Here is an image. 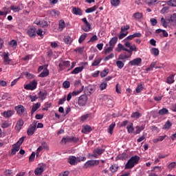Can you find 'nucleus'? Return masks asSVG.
Instances as JSON below:
<instances>
[{"instance_id":"nucleus-48","label":"nucleus","mask_w":176,"mask_h":176,"mask_svg":"<svg viewBox=\"0 0 176 176\" xmlns=\"http://www.w3.org/2000/svg\"><path fill=\"white\" fill-rule=\"evenodd\" d=\"M118 168H119V166L118 164H113L111 166V172L116 173Z\"/></svg>"},{"instance_id":"nucleus-45","label":"nucleus","mask_w":176,"mask_h":176,"mask_svg":"<svg viewBox=\"0 0 176 176\" xmlns=\"http://www.w3.org/2000/svg\"><path fill=\"white\" fill-rule=\"evenodd\" d=\"M37 25H40V27H47V22L45 21H38L37 23Z\"/></svg>"},{"instance_id":"nucleus-60","label":"nucleus","mask_w":176,"mask_h":176,"mask_svg":"<svg viewBox=\"0 0 176 176\" xmlns=\"http://www.w3.org/2000/svg\"><path fill=\"white\" fill-rule=\"evenodd\" d=\"M1 98H2V100H8V98H10V96L9 94L5 93L4 94L2 95Z\"/></svg>"},{"instance_id":"nucleus-8","label":"nucleus","mask_w":176,"mask_h":176,"mask_svg":"<svg viewBox=\"0 0 176 176\" xmlns=\"http://www.w3.org/2000/svg\"><path fill=\"white\" fill-rule=\"evenodd\" d=\"M79 141V139L76 137H69L67 136L66 138H63L61 140V142H64L65 144H67V142H78Z\"/></svg>"},{"instance_id":"nucleus-4","label":"nucleus","mask_w":176,"mask_h":176,"mask_svg":"<svg viewBox=\"0 0 176 176\" xmlns=\"http://www.w3.org/2000/svg\"><path fill=\"white\" fill-rule=\"evenodd\" d=\"M37 86H38V81H36V80H33L29 84L25 85L24 89H25V90L33 91V90H35V89H36Z\"/></svg>"},{"instance_id":"nucleus-27","label":"nucleus","mask_w":176,"mask_h":176,"mask_svg":"<svg viewBox=\"0 0 176 176\" xmlns=\"http://www.w3.org/2000/svg\"><path fill=\"white\" fill-rule=\"evenodd\" d=\"M39 78H46V76H49V69L43 70L40 74Z\"/></svg>"},{"instance_id":"nucleus-1","label":"nucleus","mask_w":176,"mask_h":176,"mask_svg":"<svg viewBox=\"0 0 176 176\" xmlns=\"http://www.w3.org/2000/svg\"><path fill=\"white\" fill-rule=\"evenodd\" d=\"M124 46L119 43L118 47L116 48V51L118 52H122V50L124 52L123 54H120L118 60H126V58H130V57L133 56V52H138L137 46L135 45H131L129 41L125 42Z\"/></svg>"},{"instance_id":"nucleus-51","label":"nucleus","mask_w":176,"mask_h":176,"mask_svg":"<svg viewBox=\"0 0 176 176\" xmlns=\"http://www.w3.org/2000/svg\"><path fill=\"white\" fill-rule=\"evenodd\" d=\"M129 157V155L126 153H123L122 155H120V158L121 160H126Z\"/></svg>"},{"instance_id":"nucleus-61","label":"nucleus","mask_w":176,"mask_h":176,"mask_svg":"<svg viewBox=\"0 0 176 176\" xmlns=\"http://www.w3.org/2000/svg\"><path fill=\"white\" fill-rule=\"evenodd\" d=\"M171 126H172L171 122L169 120H168L164 124V129H170V127H171Z\"/></svg>"},{"instance_id":"nucleus-30","label":"nucleus","mask_w":176,"mask_h":176,"mask_svg":"<svg viewBox=\"0 0 176 176\" xmlns=\"http://www.w3.org/2000/svg\"><path fill=\"white\" fill-rule=\"evenodd\" d=\"M97 8L98 7L96 6L89 8L85 10V13H91L93 12H96V10H97Z\"/></svg>"},{"instance_id":"nucleus-62","label":"nucleus","mask_w":176,"mask_h":176,"mask_svg":"<svg viewBox=\"0 0 176 176\" xmlns=\"http://www.w3.org/2000/svg\"><path fill=\"white\" fill-rule=\"evenodd\" d=\"M35 159V152H32L30 156L29 157V162H34Z\"/></svg>"},{"instance_id":"nucleus-39","label":"nucleus","mask_w":176,"mask_h":176,"mask_svg":"<svg viewBox=\"0 0 176 176\" xmlns=\"http://www.w3.org/2000/svg\"><path fill=\"white\" fill-rule=\"evenodd\" d=\"M144 90V84H140L136 88V93H141Z\"/></svg>"},{"instance_id":"nucleus-50","label":"nucleus","mask_w":176,"mask_h":176,"mask_svg":"<svg viewBox=\"0 0 176 176\" xmlns=\"http://www.w3.org/2000/svg\"><path fill=\"white\" fill-rule=\"evenodd\" d=\"M90 116V114H85L81 116L80 120L81 122H85V120H87Z\"/></svg>"},{"instance_id":"nucleus-5","label":"nucleus","mask_w":176,"mask_h":176,"mask_svg":"<svg viewBox=\"0 0 176 176\" xmlns=\"http://www.w3.org/2000/svg\"><path fill=\"white\" fill-rule=\"evenodd\" d=\"M38 123V122L36 121H34L33 123L32 124H30V126H29V128L28 129L27 131V134L28 135H34V134L35 133V131H36V124Z\"/></svg>"},{"instance_id":"nucleus-37","label":"nucleus","mask_w":176,"mask_h":176,"mask_svg":"<svg viewBox=\"0 0 176 176\" xmlns=\"http://www.w3.org/2000/svg\"><path fill=\"white\" fill-rule=\"evenodd\" d=\"M159 0H145V3L146 5H148V6H152L153 5H155L156 3V1Z\"/></svg>"},{"instance_id":"nucleus-42","label":"nucleus","mask_w":176,"mask_h":176,"mask_svg":"<svg viewBox=\"0 0 176 176\" xmlns=\"http://www.w3.org/2000/svg\"><path fill=\"white\" fill-rule=\"evenodd\" d=\"M111 4L112 5V6L116 7L118 5H120V0H111Z\"/></svg>"},{"instance_id":"nucleus-54","label":"nucleus","mask_w":176,"mask_h":176,"mask_svg":"<svg viewBox=\"0 0 176 176\" xmlns=\"http://www.w3.org/2000/svg\"><path fill=\"white\" fill-rule=\"evenodd\" d=\"M20 146L21 145L17 143L12 145V148H14L16 152L20 151Z\"/></svg>"},{"instance_id":"nucleus-20","label":"nucleus","mask_w":176,"mask_h":176,"mask_svg":"<svg viewBox=\"0 0 176 176\" xmlns=\"http://www.w3.org/2000/svg\"><path fill=\"white\" fill-rule=\"evenodd\" d=\"M83 66L82 67H75L72 72H71V74L72 75H76L80 72H82V71H83Z\"/></svg>"},{"instance_id":"nucleus-34","label":"nucleus","mask_w":176,"mask_h":176,"mask_svg":"<svg viewBox=\"0 0 176 176\" xmlns=\"http://www.w3.org/2000/svg\"><path fill=\"white\" fill-rule=\"evenodd\" d=\"M10 123H9V121H3L1 123V127L2 129H8V127H10Z\"/></svg>"},{"instance_id":"nucleus-41","label":"nucleus","mask_w":176,"mask_h":176,"mask_svg":"<svg viewBox=\"0 0 176 176\" xmlns=\"http://www.w3.org/2000/svg\"><path fill=\"white\" fill-rule=\"evenodd\" d=\"M63 41H64L65 43H67V45H68V44L71 43V42H72V40L71 39L69 36H65L63 38Z\"/></svg>"},{"instance_id":"nucleus-10","label":"nucleus","mask_w":176,"mask_h":176,"mask_svg":"<svg viewBox=\"0 0 176 176\" xmlns=\"http://www.w3.org/2000/svg\"><path fill=\"white\" fill-rule=\"evenodd\" d=\"M104 149L100 148H95L93 154L91 156V157L97 158L98 156H100V155H102V153H104Z\"/></svg>"},{"instance_id":"nucleus-13","label":"nucleus","mask_w":176,"mask_h":176,"mask_svg":"<svg viewBox=\"0 0 176 176\" xmlns=\"http://www.w3.org/2000/svg\"><path fill=\"white\" fill-rule=\"evenodd\" d=\"M15 111H16V113L18 115H23V113H24L25 109H24V106L19 104L16 107H14Z\"/></svg>"},{"instance_id":"nucleus-15","label":"nucleus","mask_w":176,"mask_h":176,"mask_svg":"<svg viewBox=\"0 0 176 176\" xmlns=\"http://www.w3.org/2000/svg\"><path fill=\"white\" fill-rule=\"evenodd\" d=\"M68 163L71 164V166H76L78 164V160H76V157L72 155L69 156L67 160Z\"/></svg>"},{"instance_id":"nucleus-63","label":"nucleus","mask_w":176,"mask_h":176,"mask_svg":"<svg viewBox=\"0 0 176 176\" xmlns=\"http://www.w3.org/2000/svg\"><path fill=\"white\" fill-rule=\"evenodd\" d=\"M171 23H176V13L173 14L170 16Z\"/></svg>"},{"instance_id":"nucleus-31","label":"nucleus","mask_w":176,"mask_h":176,"mask_svg":"<svg viewBox=\"0 0 176 176\" xmlns=\"http://www.w3.org/2000/svg\"><path fill=\"white\" fill-rule=\"evenodd\" d=\"M151 53H152V54H153V56H155V57H157V56H159V54H160L159 49L152 48Z\"/></svg>"},{"instance_id":"nucleus-3","label":"nucleus","mask_w":176,"mask_h":176,"mask_svg":"<svg viewBox=\"0 0 176 176\" xmlns=\"http://www.w3.org/2000/svg\"><path fill=\"white\" fill-rule=\"evenodd\" d=\"M71 65V62L69 60H64L63 58L59 59V64H58V72H61L64 71L66 68H68Z\"/></svg>"},{"instance_id":"nucleus-52","label":"nucleus","mask_w":176,"mask_h":176,"mask_svg":"<svg viewBox=\"0 0 176 176\" xmlns=\"http://www.w3.org/2000/svg\"><path fill=\"white\" fill-rule=\"evenodd\" d=\"M83 86L82 87V88L80 89V91H74L72 93V96H78L80 93H82V91H83Z\"/></svg>"},{"instance_id":"nucleus-64","label":"nucleus","mask_w":176,"mask_h":176,"mask_svg":"<svg viewBox=\"0 0 176 176\" xmlns=\"http://www.w3.org/2000/svg\"><path fill=\"white\" fill-rule=\"evenodd\" d=\"M100 90H105L107 89V82H103L100 85Z\"/></svg>"},{"instance_id":"nucleus-46","label":"nucleus","mask_w":176,"mask_h":176,"mask_svg":"<svg viewBox=\"0 0 176 176\" xmlns=\"http://www.w3.org/2000/svg\"><path fill=\"white\" fill-rule=\"evenodd\" d=\"M161 23L164 27V28H167V27H168V25H167V21H166V19L164 17L161 18Z\"/></svg>"},{"instance_id":"nucleus-57","label":"nucleus","mask_w":176,"mask_h":176,"mask_svg":"<svg viewBox=\"0 0 176 176\" xmlns=\"http://www.w3.org/2000/svg\"><path fill=\"white\" fill-rule=\"evenodd\" d=\"M29 98H30L32 102H34L36 101V100H38V96L36 95L35 96L30 95Z\"/></svg>"},{"instance_id":"nucleus-43","label":"nucleus","mask_w":176,"mask_h":176,"mask_svg":"<svg viewBox=\"0 0 176 176\" xmlns=\"http://www.w3.org/2000/svg\"><path fill=\"white\" fill-rule=\"evenodd\" d=\"M167 5H168V6H173L175 7L176 6V0H170L166 2Z\"/></svg>"},{"instance_id":"nucleus-25","label":"nucleus","mask_w":176,"mask_h":176,"mask_svg":"<svg viewBox=\"0 0 176 176\" xmlns=\"http://www.w3.org/2000/svg\"><path fill=\"white\" fill-rule=\"evenodd\" d=\"M155 32L156 34H160L161 32H162L163 36H164L165 38H167V36H168V33L167 32V31L163 30L162 29L156 30Z\"/></svg>"},{"instance_id":"nucleus-11","label":"nucleus","mask_w":176,"mask_h":176,"mask_svg":"<svg viewBox=\"0 0 176 176\" xmlns=\"http://www.w3.org/2000/svg\"><path fill=\"white\" fill-rule=\"evenodd\" d=\"M2 116L6 119H9V118H12L13 115H14V110H8L1 113Z\"/></svg>"},{"instance_id":"nucleus-19","label":"nucleus","mask_w":176,"mask_h":176,"mask_svg":"<svg viewBox=\"0 0 176 176\" xmlns=\"http://www.w3.org/2000/svg\"><path fill=\"white\" fill-rule=\"evenodd\" d=\"M3 60L5 65H9V64H10V61H12V59L9 58V53H4Z\"/></svg>"},{"instance_id":"nucleus-56","label":"nucleus","mask_w":176,"mask_h":176,"mask_svg":"<svg viewBox=\"0 0 176 176\" xmlns=\"http://www.w3.org/2000/svg\"><path fill=\"white\" fill-rule=\"evenodd\" d=\"M150 22H151V25H153V27H155V25H156V24H157V20L154 18H151L150 19Z\"/></svg>"},{"instance_id":"nucleus-16","label":"nucleus","mask_w":176,"mask_h":176,"mask_svg":"<svg viewBox=\"0 0 176 176\" xmlns=\"http://www.w3.org/2000/svg\"><path fill=\"white\" fill-rule=\"evenodd\" d=\"M45 170V166L43 164L40 165L39 167L36 168L34 170L35 175H41Z\"/></svg>"},{"instance_id":"nucleus-18","label":"nucleus","mask_w":176,"mask_h":176,"mask_svg":"<svg viewBox=\"0 0 176 176\" xmlns=\"http://www.w3.org/2000/svg\"><path fill=\"white\" fill-rule=\"evenodd\" d=\"M72 12L76 16H82V14H83V10L80 8L74 7Z\"/></svg>"},{"instance_id":"nucleus-36","label":"nucleus","mask_w":176,"mask_h":176,"mask_svg":"<svg viewBox=\"0 0 176 176\" xmlns=\"http://www.w3.org/2000/svg\"><path fill=\"white\" fill-rule=\"evenodd\" d=\"M166 83L171 85L174 83V76H170L166 78Z\"/></svg>"},{"instance_id":"nucleus-55","label":"nucleus","mask_w":176,"mask_h":176,"mask_svg":"<svg viewBox=\"0 0 176 176\" xmlns=\"http://www.w3.org/2000/svg\"><path fill=\"white\" fill-rule=\"evenodd\" d=\"M96 41H98V37L97 36V35H94L93 36L91 37L90 40L88 42L93 43V42H96Z\"/></svg>"},{"instance_id":"nucleus-53","label":"nucleus","mask_w":176,"mask_h":176,"mask_svg":"<svg viewBox=\"0 0 176 176\" xmlns=\"http://www.w3.org/2000/svg\"><path fill=\"white\" fill-rule=\"evenodd\" d=\"M76 160L78 163H80V162H85L86 160V157L80 156L76 157Z\"/></svg>"},{"instance_id":"nucleus-33","label":"nucleus","mask_w":176,"mask_h":176,"mask_svg":"<svg viewBox=\"0 0 176 176\" xmlns=\"http://www.w3.org/2000/svg\"><path fill=\"white\" fill-rule=\"evenodd\" d=\"M109 74V69H104L103 71L100 72V76L101 78H105L107 75Z\"/></svg>"},{"instance_id":"nucleus-32","label":"nucleus","mask_w":176,"mask_h":176,"mask_svg":"<svg viewBox=\"0 0 176 176\" xmlns=\"http://www.w3.org/2000/svg\"><path fill=\"white\" fill-rule=\"evenodd\" d=\"M117 42H118V37L117 36L113 37L111 39V49H112V47H113V46H115V45Z\"/></svg>"},{"instance_id":"nucleus-12","label":"nucleus","mask_w":176,"mask_h":176,"mask_svg":"<svg viewBox=\"0 0 176 176\" xmlns=\"http://www.w3.org/2000/svg\"><path fill=\"white\" fill-rule=\"evenodd\" d=\"M142 63V59L141 58H136L129 61L130 65H132V66L136 65L137 67H140Z\"/></svg>"},{"instance_id":"nucleus-26","label":"nucleus","mask_w":176,"mask_h":176,"mask_svg":"<svg viewBox=\"0 0 176 176\" xmlns=\"http://www.w3.org/2000/svg\"><path fill=\"white\" fill-rule=\"evenodd\" d=\"M133 17L135 20H141L142 18V13L135 12L133 14Z\"/></svg>"},{"instance_id":"nucleus-9","label":"nucleus","mask_w":176,"mask_h":176,"mask_svg":"<svg viewBox=\"0 0 176 176\" xmlns=\"http://www.w3.org/2000/svg\"><path fill=\"white\" fill-rule=\"evenodd\" d=\"M82 21L85 23V25L82 26V30L85 31V32H89L91 30V25L89 21H87V19L86 18H83L82 19Z\"/></svg>"},{"instance_id":"nucleus-23","label":"nucleus","mask_w":176,"mask_h":176,"mask_svg":"<svg viewBox=\"0 0 176 176\" xmlns=\"http://www.w3.org/2000/svg\"><path fill=\"white\" fill-rule=\"evenodd\" d=\"M64 28H65V21L61 19L59 21L58 30L61 32Z\"/></svg>"},{"instance_id":"nucleus-17","label":"nucleus","mask_w":176,"mask_h":176,"mask_svg":"<svg viewBox=\"0 0 176 176\" xmlns=\"http://www.w3.org/2000/svg\"><path fill=\"white\" fill-rule=\"evenodd\" d=\"M23 126H24V121L21 119L19 120L15 126V130H16V131H20Z\"/></svg>"},{"instance_id":"nucleus-14","label":"nucleus","mask_w":176,"mask_h":176,"mask_svg":"<svg viewBox=\"0 0 176 176\" xmlns=\"http://www.w3.org/2000/svg\"><path fill=\"white\" fill-rule=\"evenodd\" d=\"M28 34L30 36V38H34L35 36H36V28H31L28 31Z\"/></svg>"},{"instance_id":"nucleus-21","label":"nucleus","mask_w":176,"mask_h":176,"mask_svg":"<svg viewBox=\"0 0 176 176\" xmlns=\"http://www.w3.org/2000/svg\"><path fill=\"white\" fill-rule=\"evenodd\" d=\"M39 108H41V103L37 102V103L33 104L32 110H31V115H34V113H35L36 111H38V109H39Z\"/></svg>"},{"instance_id":"nucleus-44","label":"nucleus","mask_w":176,"mask_h":176,"mask_svg":"<svg viewBox=\"0 0 176 176\" xmlns=\"http://www.w3.org/2000/svg\"><path fill=\"white\" fill-rule=\"evenodd\" d=\"M126 129H127L128 133H133V131H134V128L133 127V123L127 125Z\"/></svg>"},{"instance_id":"nucleus-40","label":"nucleus","mask_w":176,"mask_h":176,"mask_svg":"<svg viewBox=\"0 0 176 176\" xmlns=\"http://www.w3.org/2000/svg\"><path fill=\"white\" fill-rule=\"evenodd\" d=\"M131 118L138 119L139 118H141V113H140L138 111H136L131 114Z\"/></svg>"},{"instance_id":"nucleus-7","label":"nucleus","mask_w":176,"mask_h":176,"mask_svg":"<svg viewBox=\"0 0 176 176\" xmlns=\"http://www.w3.org/2000/svg\"><path fill=\"white\" fill-rule=\"evenodd\" d=\"M99 164V160H89L84 164V168H90V167H94V166H98Z\"/></svg>"},{"instance_id":"nucleus-29","label":"nucleus","mask_w":176,"mask_h":176,"mask_svg":"<svg viewBox=\"0 0 176 176\" xmlns=\"http://www.w3.org/2000/svg\"><path fill=\"white\" fill-rule=\"evenodd\" d=\"M86 38H87V33H83L79 38L78 39V42L79 43H82L83 41H85V39H86Z\"/></svg>"},{"instance_id":"nucleus-47","label":"nucleus","mask_w":176,"mask_h":176,"mask_svg":"<svg viewBox=\"0 0 176 176\" xmlns=\"http://www.w3.org/2000/svg\"><path fill=\"white\" fill-rule=\"evenodd\" d=\"M63 86L64 87V89H69V86H71V82H69V81H65L63 83Z\"/></svg>"},{"instance_id":"nucleus-35","label":"nucleus","mask_w":176,"mask_h":176,"mask_svg":"<svg viewBox=\"0 0 176 176\" xmlns=\"http://www.w3.org/2000/svg\"><path fill=\"white\" fill-rule=\"evenodd\" d=\"M10 9H11V10H12L15 13L19 12H20V10H21V8H20V6H16V7L14 6H11Z\"/></svg>"},{"instance_id":"nucleus-59","label":"nucleus","mask_w":176,"mask_h":176,"mask_svg":"<svg viewBox=\"0 0 176 176\" xmlns=\"http://www.w3.org/2000/svg\"><path fill=\"white\" fill-rule=\"evenodd\" d=\"M50 14L54 16H58V14H60V12L56 10H53L51 11Z\"/></svg>"},{"instance_id":"nucleus-38","label":"nucleus","mask_w":176,"mask_h":176,"mask_svg":"<svg viewBox=\"0 0 176 176\" xmlns=\"http://www.w3.org/2000/svg\"><path fill=\"white\" fill-rule=\"evenodd\" d=\"M158 113L159 115H167L168 113V109L163 108L159 111Z\"/></svg>"},{"instance_id":"nucleus-2","label":"nucleus","mask_w":176,"mask_h":176,"mask_svg":"<svg viewBox=\"0 0 176 176\" xmlns=\"http://www.w3.org/2000/svg\"><path fill=\"white\" fill-rule=\"evenodd\" d=\"M140 162V156L134 155L131 157L125 164V170H130L133 168L135 164H138Z\"/></svg>"},{"instance_id":"nucleus-28","label":"nucleus","mask_w":176,"mask_h":176,"mask_svg":"<svg viewBox=\"0 0 176 176\" xmlns=\"http://www.w3.org/2000/svg\"><path fill=\"white\" fill-rule=\"evenodd\" d=\"M38 96H40V98H41L42 100H45L46 96H47V92L46 91H45L44 92L40 91L38 92Z\"/></svg>"},{"instance_id":"nucleus-24","label":"nucleus","mask_w":176,"mask_h":176,"mask_svg":"<svg viewBox=\"0 0 176 176\" xmlns=\"http://www.w3.org/2000/svg\"><path fill=\"white\" fill-rule=\"evenodd\" d=\"M101 61H102V58H96L94 60V63H92V67H98V65H100V63H101Z\"/></svg>"},{"instance_id":"nucleus-22","label":"nucleus","mask_w":176,"mask_h":176,"mask_svg":"<svg viewBox=\"0 0 176 176\" xmlns=\"http://www.w3.org/2000/svg\"><path fill=\"white\" fill-rule=\"evenodd\" d=\"M91 130H92L91 126H90L89 125H86L82 129V133H83L84 134H89V133H90V131H91Z\"/></svg>"},{"instance_id":"nucleus-49","label":"nucleus","mask_w":176,"mask_h":176,"mask_svg":"<svg viewBox=\"0 0 176 176\" xmlns=\"http://www.w3.org/2000/svg\"><path fill=\"white\" fill-rule=\"evenodd\" d=\"M116 65H117V67L120 68V69H122V68L124 67V63H123V62H122L121 60H118L116 62Z\"/></svg>"},{"instance_id":"nucleus-6","label":"nucleus","mask_w":176,"mask_h":176,"mask_svg":"<svg viewBox=\"0 0 176 176\" xmlns=\"http://www.w3.org/2000/svg\"><path fill=\"white\" fill-rule=\"evenodd\" d=\"M87 95H81L78 100V104L79 107H86L87 104Z\"/></svg>"},{"instance_id":"nucleus-58","label":"nucleus","mask_w":176,"mask_h":176,"mask_svg":"<svg viewBox=\"0 0 176 176\" xmlns=\"http://www.w3.org/2000/svg\"><path fill=\"white\" fill-rule=\"evenodd\" d=\"M25 75L26 78H28V79H34V78H35L34 74H31L28 73V72H26L25 73Z\"/></svg>"}]
</instances>
